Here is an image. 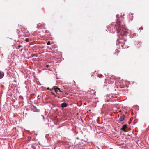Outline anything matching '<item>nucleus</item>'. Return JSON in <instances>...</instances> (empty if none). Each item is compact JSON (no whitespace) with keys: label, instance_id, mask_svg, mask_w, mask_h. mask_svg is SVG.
<instances>
[{"label":"nucleus","instance_id":"obj_1","mask_svg":"<svg viewBox=\"0 0 149 149\" xmlns=\"http://www.w3.org/2000/svg\"><path fill=\"white\" fill-rule=\"evenodd\" d=\"M115 28L117 31L118 36L121 35L124 37L128 34V29L125 27L124 25L122 24L120 21H117L116 22Z\"/></svg>","mask_w":149,"mask_h":149},{"label":"nucleus","instance_id":"obj_2","mask_svg":"<svg viewBox=\"0 0 149 149\" xmlns=\"http://www.w3.org/2000/svg\"><path fill=\"white\" fill-rule=\"evenodd\" d=\"M121 41L118 42L120 47L121 46L122 48H124L125 47H124V45L125 44L124 40H121Z\"/></svg>","mask_w":149,"mask_h":149},{"label":"nucleus","instance_id":"obj_3","mask_svg":"<svg viewBox=\"0 0 149 149\" xmlns=\"http://www.w3.org/2000/svg\"><path fill=\"white\" fill-rule=\"evenodd\" d=\"M53 89L54 90L56 93H57L58 92V90H59L60 92H61V91L60 90V89L56 86H54L53 88Z\"/></svg>","mask_w":149,"mask_h":149},{"label":"nucleus","instance_id":"obj_4","mask_svg":"<svg viewBox=\"0 0 149 149\" xmlns=\"http://www.w3.org/2000/svg\"><path fill=\"white\" fill-rule=\"evenodd\" d=\"M125 115H123L122 116H120L119 118V120L120 121H123L124 120L125 118Z\"/></svg>","mask_w":149,"mask_h":149},{"label":"nucleus","instance_id":"obj_5","mask_svg":"<svg viewBox=\"0 0 149 149\" xmlns=\"http://www.w3.org/2000/svg\"><path fill=\"white\" fill-rule=\"evenodd\" d=\"M127 127V125H124L121 128V130H123L125 132H126L125 129Z\"/></svg>","mask_w":149,"mask_h":149},{"label":"nucleus","instance_id":"obj_6","mask_svg":"<svg viewBox=\"0 0 149 149\" xmlns=\"http://www.w3.org/2000/svg\"><path fill=\"white\" fill-rule=\"evenodd\" d=\"M67 104L65 102H63L61 104V107L63 109L64 107H67Z\"/></svg>","mask_w":149,"mask_h":149},{"label":"nucleus","instance_id":"obj_7","mask_svg":"<svg viewBox=\"0 0 149 149\" xmlns=\"http://www.w3.org/2000/svg\"><path fill=\"white\" fill-rule=\"evenodd\" d=\"M4 73L0 71V79L2 78L4 76Z\"/></svg>","mask_w":149,"mask_h":149},{"label":"nucleus","instance_id":"obj_8","mask_svg":"<svg viewBox=\"0 0 149 149\" xmlns=\"http://www.w3.org/2000/svg\"><path fill=\"white\" fill-rule=\"evenodd\" d=\"M22 46L21 45H19L18 46L17 48H19L20 47H22Z\"/></svg>","mask_w":149,"mask_h":149},{"label":"nucleus","instance_id":"obj_9","mask_svg":"<svg viewBox=\"0 0 149 149\" xmlns=\"http://www.w3.org/2000/svg\"><path fill=\"white\" fill-rule=\"evenodd\" d=\"M47 44L48 45H50V41H48Z\"/></svg>","mask_w":149,"mask_h":149},{"label":"nucleus","instance_id":"obj_10","mask_svg":"<svg viewBox=\"0 0 149 149\" xmlns=\"http://www.w3.org/2000/svg\"><path fill=\"white\" fill-rule=\"evenodd\" d=\"M25 41L26 42H29V38H26L25 39Z\"/></svg>","mask_w":149,"mask_h":149},{"label":"nucleus","instance_id":"obj_11","mask_svg":"<svg viewBox=\"0 0 149 149\" xmlns=\"http://www.w3.org/2000/svg\"><path fill=\"white\" fill-rule=\"evenodd\" d=\"M29 36V35H28V34H26L25 35V36Z\"/></svg>","mask_w":149,"mask_h":149},{"label":"nucleus","instance_id":"obj_12","mask_svg":"<svg viewBox=\"0 0 149 149\" xmlns=\"http://www.w3.org/2000/svg\"><path fill=\"white\" fill-rule=\"evenodd\" d=\"M57 97L58 98H61L59 96H58Z\"/></svg>","mask_w":149,"mask_h":149},{"label":"nucleus","instance_id":"obj_13","mask_svg":"<svg viewBox=\"0 0 149 149\" xmlns=\"http://www.w3.org/2000/svg\"><path fill=\"white\" fill-rule=\"evenodd\" d=\"M22 50V49H19V51H21Z\"/></svg>","mask_w":149,"mask_h":149},{"label":"nucleus","instance_id":"obj_14","mask_svg":"<svg viewBox=\"0 0 149 149\" xmlns=\"http://www.w3.org/2000/svg\"><path fill=\"white\" fill-rule=\"evenodd\" d=\"M18 26L19 27H20V26H21V25H18Z\"/></svg>","mask_w":149,"mask_h":149},{"label":"nucleus","instance_id":"obj_15","mask_svg":"<svg viewBox=\"0 0 149 149\" xmlns=\"http://www.w3.org/2000/svg\"><path fill=\"white\" fill-rule=\"evenodd\" d=\"M46 67H49V65H46Z\"/></svg>","mask_w":149,"mask_h":149},{"label":"nucleus","instance_id":"obj_16","mask_svg":"<svg viewBox=\"0 0 149 149\" xmlns=\"http://www.w3.org/2000/svg\"><path fill=\"white\" fill-rule=\"evenodd\" d=\"M24 33H27V32H25V31H24Z\"/></svg>","mask_w":149,"mask_h":149},{"label":"nucleus","instance_id":"obj_17","mask_svg":"<svg viewBox=\"0 0 149 149\" xmlns=\"http://www.w3.org/2000/svg\"><path fill=\"white\" fill-rule=\"evenodd\" d=\"M65 94H67H67H68V93H65Z\"/></svg>","mask_w":149,"mask_h":149},{"label":"nucleus","instance_id":"obj_18","mask_svg":"<svg viewBox=\"0 0 149 149\" xmlns=\"http://www.w3.org/2000/svg\"><path fill=\"white\" fill-rule=\"evenodd\" d=\"M47 89H48V90L49 89V87L48 88H47Z\"/></svg>","mask_w":149,"mask_h":149},{"label":"nucleus","instance_id":"obj_19","mask_svg":"<svg viewBox=\"0 0 149 149\" xmlns=\"http://www.w3.org/2000/svg\"><path fill=\"white\" fill-rule=\"evenodd\" d=\"M84 104L85 105H86V103H84Z\"/></svg>","mask_w":149,"mask_h":149}]
</instances>
